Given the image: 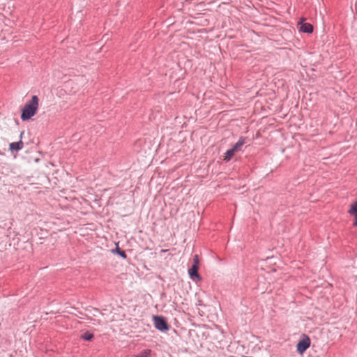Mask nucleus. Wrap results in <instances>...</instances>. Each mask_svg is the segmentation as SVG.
<instances>
[{
	"label": "nucleus",
	"mask_w": 357,
	"mask_h": 357,
	"mask_svg": "<svg viewBox=\"0 0 357 357\" xmlns=\"http://www.w3.org/2000/svg\"><path fill=\"white\" fill-rule=\"evenodd\" d=\"M151 352V351L150 349H144L134 357H149Z\"/></svg>",
	"instance_id": "9b49d317"
},
{
	"label": "nucleus",
	"mask_w": 357,
	"mask_h": 357,
	"mask_svg": "<svg viewBox=\"0 0 357 357\" xmlns=\"http://www.w3.org/2000/svg\"><path fill=\"white\" fill-rule=\"evenodd\" d=\"M300 31L306 33H311L313 31V26L310 23H303L301 24Z\"/></svg>",
	"instance_id": "423d86ee"
},
{
	"label": "nucleus",
	"mask_w": 357,
	"mask_h": 357,
	"mask_svg": "<svg viewBox=\"0 0 357 357\" xmlns=\"http://www.w3.org/2000/svg\"><path fill=\"white\" fill-rule=\"evenodd\" d=\"M23 134H24V131H22V132L20 133V139H22V135H23Z\"/></svg>",
	"instance_id": "2eb2a0df"
},
{
	"label": "nucleus",
	"mask_w": 357,
	"mask_h": 357,
	"mask_svg": "<svg viewBox=\"0 0 357 357\" xmlns=\"http://www.w3.org/2000/svg\"><path fill=\"white\" fill-rule=\"evenodd\" d=\"M154 326L156 329L160 331H167L169 330V325L167 319L164 317L154 316L153 317Z\"/></svg>",
	"instance_id": "f03ea898"
},
{
	"label": "nucleus",
	"mask_w": 357,
	"mask_h": 357,
	"mask_svg": "<svg viewBox=\"0 0 357 357\" xmlns=\"http://www.w3.org/2000/svg\"><path fill=\"white\" fill-rule=\"evenodd\" d=\"M192 264L199 266V257L197 255H195L193 257V264Z\"/></svg>",
	"instance_id": "ddd939ff"
},
{
	"label": "nucleus",
	"mask_w": 357,
	"mask_h": 357,
	"mask_svg": "<svg viewBox=\"0 0 357 357\" xmlns=\"http://www.w3.org/2000/svg\"><path fill=\"white\" fill-rule=\"evenodd\" d=\"M39 99L37 96H33L22 109L21 119L23 121L29 120L33 116L38 109Z\"/></svg>",
	"instance_id": "f257e3e1"
},
{
	"label": "nucleus",
	"mask_w": 357,
	"mask_h": 357,
	"mask_svg": "<svg viewBox=\"0 0 357 357\" xmlns=\"http://www.w3.org/2000/svg\"><path fill=\"white\" fill-rule=\"evenodd\" d=\"M23 147H24V143L22 141V139H20V141H18L17 142H12L9 145V149L11 151H18L20 150H22L23 149Z\"/></svg>",
	"instance_id": "39448f33"
},
{
	"label": "nucleus",
	"mask_w": 357,
	"mask_h": 357,
	"mask_svg": "<svg viewBox=\"0 0 357 357\" xmlns=\"http://www.w3.org/2000/svg\"><path fill=\"white\" fill-rule=\"evenodd\" d=\"M348 213L351 215H354L355 214H357V200L354 202L350 206V208L348 211Z\"/></svg>",
	"instance_id": "9d476101"
},
{
	"label": "nucleus",
	"mask_w": 357,
	"mask_h": 357,
	"mask_svg": "<svg viewBox=\"0 0 357 357\" xmlns=\"http://www.w3.org/2000/svg\"><path fill=\"white\" fill-rule=\"evenodd\" d=\"M245 143V138L241 137L238 141L232 146V148L237 152L241 149V147Z\"/></svg>",
	"instance_id": "0eeeda50"
},
{
	"label": "nucleus",
	"mask_w": 357,
	"mask_h": 357,
	"mask_svg": "<svg viewBox=\"0 0 357 357\" xmlns=\"http://www.w3.org/2000/svg\"><path fill=\"white\" fill-rule=\"evenodd\" d=\"M80 337L86 341H91L94 337V335L89 331H85L81 335Z\"/></svg>",
	"instance_id": "1a4fd4ad"
},
{
	"label": "nucleus",
	"mask_w": 357,
	"mask_h": 357,
	"mask_svg": "<svg viewBox=\"0 0 357 357\" xmlns=\"http://www.w3.org/2000/svg\"><path fill=\"white\" fill-rule=\"evenodd\" d=\"M353 216L354 217V219H355V220H354V222L353 223V225L354 227H357V213L354 215Z\"/></svg>",
	"instance_id": "4468645a"
},
{
	"label": "nucleus",
	"mask_w": 357,
	"mask_h": 357,
	"mask_svg": "<svg viewBox=\"0 0 357 357\" xmlns=\"http://www.w3.org/2000/svg\"><path fill=\"white\" fill-rule=\"evenodd\" d=\"M236 152V151L233 148L228 149L225 153V156L223 160L225 162H229L231 160V158L234 155Z\"/></svg>",
	"instance_id": "6e6552de"
},
{
	"label": "nucleus",
	"mask_w": 357,
	"mask_h": 357,
	"mask_svg": "<svg viewBox=\"0 0 357 357\" xmlns=\"http://www.w3.org/2000/svg\"><path fill=\"white\" fill-rule=\"evenodd\" d=\"M198 270H199V266L194 265V264H192L191 268L188 269V274L191 279L195 280V278H197L199 280H202V278L198 273Z\"/></svg>",
	"instance_id": "20e7f679"
},
{
	"label": "nucleus",
	"mask_w": 357,
	"mask_h": 357,
	"mask_svg": "<svg viewBox=\"0 0 357 357\" xmlns=\"http://www.w3.org/2000/svg\"><path fill=\"white\" fill-rule=\"evenodd\" d=\"M114 252H116L119 256H121L123 259L127 258V255L125 251L121 250L119 247H116Z\"/></svg>",
	"instance_id": "f8f14e48"
},
{
	"label": "nucleus",
	"mask_w": 357,
	"mask_h": 357,
	"mask_svg": "<svg viewBox=\"0 0 357 357\" xmlns=\"http://www.w3.org/2000/svg\"><path fill=\"white\" fill-rule=\"evenodd\" d=\"M310 346V339L307 335L303 334V337L296 345V350L299 354H303Z\"/></svg>",
	"instance_id": "7ed1b4c3"
}]
</instances>
